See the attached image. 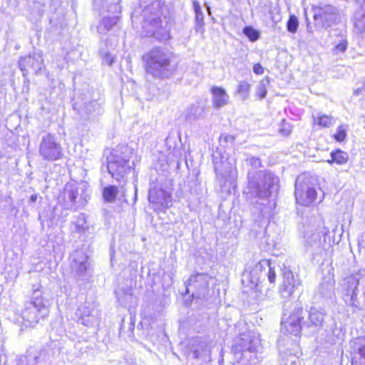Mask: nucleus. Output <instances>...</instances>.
Here are the masks:
<instances>
[{
    "instance_id": "14",
    "label": "nucleus",
    "mask_w": 365,
    "mask_h": 365,
    "mask_svg": "<svg viewBox=\"0 0 365 365\" xmlns=\"http://www.w3.org/2000/svg\"><path fill=\"white\" fill-rule=\"evenodd\" d=\"M71 258V268L75 279L77 281L86 279L90 266L88 256L83 250H77L72 253Z\"/></svg>"
},
{
    "instance_id": "3",
    "label": "nucleus",
    "mask_w": 365,
    "mask_h": 365,
    "mask_svg": "<svg viewBox=\"0 0 365 365\" xmlns=\"http://www.w3.org/2000/svg\"><path fill=\"white\" fill-rule=\"evenodd\" d=\"M260 339L252 331L241 334L231 347L234 365H252L257 363V354L260 349Z\"/></svg>"
},
{
    "instance_id": "44",
    "label": "nucleus",
    "mask_w": 365,
    "mask_h": 365,
    "mask_svg": "<svg viewBox=\"0 0 365 365\" xmlns=\"http://www.w3.org/2000/svg\"><path fill=\"white\" fill-rule=\"evenodd\" d=\"M359 86L354 91L355 96H360L365 92V81H361L358 83Z\"/></svg>"
},
{
    "instance_id": "35",
    "label": "nucleus",
    "mask_w": 365,
    "mask_h": 365,
    "mask_svg": "<svg viewBox=\"0 0 365 365\" xmlns=\"http://www.w3.org/2000/svg\"><path fill=\"white\" fill-rule=\"evenodd\" d=\"M243 34L252 42L258 40L260 36L257 30L249 26L243 29Z\"/></svg>"
},
{
    "instance_id": "24",
    "label": "nucleus",
    "mask_w": 365,
    "mask_h": 365,
    "mask_svg": "<svg viewBox=\"0 0 365 365\" xmlns=\"http://www.w3.org/2000/svg\"><path fill=\"white\" fill-rule=\"evenodd\" d=\"M195 11V30L196 32L202 33L205 29L204 14L199 2L194 1L192 3Z\"/></svg>"
},
{
    "instance_id": "20",
    "label": "nucleus",
    "mask_w": 365,
    "mask_h": 365,
    "mask_svg": "<svg viewBox=\"0 0 365 365\" xmlns=\"http://www.w3.org/2000/svg\"><path fill=\"white\" fill-rule=\"evenodd\" d=\"M269 267V260L263 259L258 262L253 269L250 271V282L256 287H259V284L264 282L262 277V273L266 271Z\"/></svg>"
},
{
    "instance_id": "36",
    "label": "nucleus",
    "mask_w": 365,
    "mask_h": 365,
    "mask_svg": "<svg viewBox=\"0 0 365 365\" xmlns=\"http://www.w3.org/2000/svg\"><path fill=\"white\" fill-rule=\"evenodd\" d=\"M299 27V21L295 15H290L287 22V29L289 33L295 34Z\"/></svg>"
},
{
    "instance_id": "18",
    "label": "nucleus",
    "mask_w": 365,
    "mask_h": 365,
    "mask_svg": "<svg viewBox=\"0 0 365 365\" xmlns=\"http://www.w3.org/2000/svg\"><path fill=\"white\" fill-rule=\"evenodd\" d=\"M282 284L280 293L283 298H289L295 291L299 290L302 286L301 280L298 276H294L292 272L286 268L282 271Z\"/></svg>"
},
{
    "instance_id": "51",
    "label": "nucleus",
    "mask_w": 365,
    "mask_h": 365,
    "mask_svg": "<svg viewBox=\"0 0 365 365\" xmlns=\"http://www.w3.org/2000/svg\"><path fill=\"white\" fill-rule=\"evenodd\" d=\"M313 237H314L315 243L318 244L317 240L319 241V236L318 235H313Z\"/></svg>"
},
{
    "instance_id": "33",
    "label": "nucleus",
    "mask_w": 365,
    "mask_h": 365,
    "mask_svg": "<svg viewBox=\"0 0 365 365\" xmlns=\"http://www.w3.org/2000/svg\"><path fill=\"white\" fill-rule=\"evenodd\" d=\"M120 0H106V5L103 7H106V11L113 15L120 13L121 7L119 5Z\"/></svg>"
},
{
    "instance_id": "19",
    "label": "nucleus",
    "mask_w": 365,
    "mask_h": 365,
    "mask_svg": "<svg viewBox=\"0 0 365 365\" xmlns=\"http://www.w3.org/2000/svg\"><path fill=\"white\" fill-rule=\"evenodd\" d=\"M308 319L307 322L304 321L305 327L312 328V331H318L323 328L324 314L314 308H311Z\"/></svg>"
},
{
    "instance_id": "21",
    "label": "nucleus",
    "mask_w": 365,
    "mask_h": 365,
    "mask_svg": "<svg viewBox=\"0 0 365 365\" xmlns=\"http://www.w3.org/2000/svg\"><path fill=\"white\" fill-rule=\"evenodd\" d=\"M212 103L215 108L219 109L228 103L229 96L222 88L213 86L211 89Z\"/></svg>"
},
{
    "instance_id": "12",
    "label": "nucleus",
    "mask_w": 365,
    "mask_h": 365,
    "mask_svg": "<svg viewBox=\"0 0 365 365\" xmlns=\"http://www.w3.org/2000/svg\"><path fill=\"white\" fill-rule=\"evenodd\" d=\"M39 155L43 160L53 161L63 156V148L57 142L54 135L47 133L41 138L39 148Z\"/></svg>"
},
{
    "instance_id": "25",
    "label": "nucleus",
    "mask_w": 365,
    "mask_h": 365,
    "mask_svg": "<svg viewBox=\"0 0 365 365\" xmlns=\"http://www.w3.org/2000/svg\"><path fill=\"white\" fill-rule=\"evenodd\" d=\"M118 21V16L117 15L105 16L97 26L98 32L101 34H106L117 24Z\"/></svg>"
},
{
    "instance_id": "48",
    "label": "nucleus",
    "mask_w": 365,
    "mask_h": 365,
    "mask_svg": "<svg viewBox=\"0 0 365 365\" xmlns=\"http://www.w3.org/2000/svg\"><path fill=\"white\" fill-rule=\"evenodd\" d=\"M38 194H33L29 200V204L31 205L33 203H35L38 200Z\"/></svg>"
},
{
    "instance_id": "43",
    "label": "nucleus",
    "mask_w": 365,
    "mask_h": 365,
    "mask_svg": "<svg viewBox=\"0 0 365 365\" xmlns=\"http://www.w3.org/2000/svg\"><path fill=\"white\" fill-rule=\"evenodd\" d=\"M348 42L346 39H341L339 42L335 46L334 48V51L337 53L338 52L344 53L347 48Z\"/></svg>"
},
{
    "instance_id": "10",
    "label": "nucleus",
    "mask_w": 365,
    "mask_h": 365,
    "mask_svg": "<svg viewBox=\"0 0 365 365\" xmlns=\"http://www.w3.org/2000/svg\"><path fill=\"white\" fill-rule=\"evenodd\" d=\"M316 187L311 177L307 174L299 175L295 180L294 195L298 204L309 206L317 197Z\"/></svg>"
},
{
    "instance_id": "38",
    "label": "nucleus",
    "mask_w": 365,
    "mask_h": 365,
    "mask_svg": "<svg viewBox=\"0 0 365 365\" xmlns=\"http://www.w3.org/2000/svg\"><path fill=\"white\" fill-rule=\"evenodd\" d=\"M262 277L264 281L266 278L268 279L270 283H274L276 279V273L274 267H271L270 261L269 260V267L267 268L266 271L262 273Z\"/></svg>"
},
{
    "instance_id": "41",
    "label": "nucleus",
    "mask_w": 365,
    "mask_h": 365,
    "mask_svg": "<svg viewBox=\"0 0 365 365\" xmlns=\"http://www.w3.org/2000/svg\"><path fill=\"white\" fill-rule=\"evenodd\" d=\"M346 137V130L344 128L343 125H340L338 127L336 133L334 135V139L337 142H342L345 140Z\"/></svg>"
},
{
    "instance_id": "50",
    "label": "nucleus",
    "mask_w": 365,
    "mask_h": 365,
    "mask_svg": "<svg viewBox=\"0 0 365 365\" xmlns=\"http://www.w3.org/2000/svg\"><path fill=\"white\" fill-rule=\"evenodd\" d=\"M307 29L309 33H313L312 27L310 26L309 23L307 24Z\"/></svg>"
},
{
    "instance_id": "32",
    "label": "nucleus",
    "mask_w": 365,
    "mask_h": 365,
    "mask_svg": "<svg viewBox=\"0 0 365 365\" xmlns=\"http://www.w3.org/2000/svg\"><path fill=\"white\" fill-rule=\"evenodd\" d=\"M318 292L324 297H331L334 292V284L331 282H322L319 284Z\"/></svg>"
},
{
    "instance_id": "1",
    "label": "nucleus",
    "mask_w": 365,
    "mask_h": 365,
    "mask_svg": "<svg viewBox=\"0 0 365 365\" xmlns=\"http://www.w3.org/2000/svg\"><path fill=\"white\" fill-rule=\"evenodd\" d=\"M147 74L158 80L171 78L178 68L176 54L166 47L155 46L142 57Z\"/></svg>"
},
{
    "instance_id": "22",
    "label": "nucleus",
    "mask_w": 365,
    "mask_h": 365,
    "mask_svg": "<svg viewBox=\"0 0 365 365\" xmlns=\"http://www.w3.org/2000/svg\"><path fill=\"white\" fill-rule=\"evenodd\" d=\"M44 352L34 349H29L25 356L20 357L17 365H38L42 360Z\"/></svg>"
},
{
    "instance_id": "4",
    "label": "nucleus",
    "mask_w": 365,
    "mask_h": 365,
    "mask_svg": "<svg viewBox=\"0 0 365 365\" xmlns=\"http://www.w3.org/2000/svg\"><path fill=\"white\" fill-rule=\"evenodd\" d=\"M32 289L30 300L25 303L21 314L26 327L35 326L49 314L48 294L43 291V287L41 284H34Z\"/></svg>"
},
{
    "instance_id": "11",
    "label": "nucleus",
    "mask_w": 365,
    "mask_h": 365,
    "mask_svg": "<svg viewBox=\"0 0 365 365\" xmlns=\"http://www.w3.org/2000/svg\"><path fill=\"white\" fill-rule=\"evenodd\" d=\"M211 279V277L205 273H197L191 275L185 282L186 289L185 294H188L191 292L193 298L207 299L209 284Z\"/></svg>"
},
{
    "instance_id": "13",
    "label": "nucleus",
    "mask_w": 365,
    "mask_h": 365,
    "mask_svg": "<svg viewBox=\"0 0 365 365\" xmlns=\"http://www.w3.org/2000/svg\"><path fill=\"white\" fill-rule=\"evenodd\" d=\"M307 312L300 307H295L293 312L289 314L287 319H283L281 325L282 329L286 332L297 336L302 329L305 328V324L302 320Z\"/></svg>"
},
{
    "instance_id": "23",
    "label": "nucleus",
    "mask_w": 365,
    "mask_h": 365,
    "mask_svg": "<svg viewBox=\"0 0 365 365\" xmlns=\"http://www.w3.org/2000/svg\"><path fill=\"white\" fill-rule=\"evenodd\" d=\"M205 114V104L202 101H197L188 108L186 119L190 121H195L204 118Z\"/></svg>"
},
{
    "instance_id": "54",
    "label": "nucleus",
    "mask_w": 365,
    "mask_h": 365,
    "mask_svg": "<svg viewBox=\"0 0 365 365\" xmlns=\"http://www.w3.org/2000/svg\"><path fill=\"white\" fill-rule=\"evenodd\" d=\"M194 354H195V357L198 356L196 351L194 352Z\"/></svg>"
},
{
    "instance_id": "40",
    "label": "nucleus",
    "mask_w": 365,
    "mask_h": 365,
    "mask_svg": "<svg viewBox=\"0 0 365 365\" xmlns=\"http://www.w3.org/2000/svg\"><path fill=\"white\" fill-rule=\"evenodd\" d=\"M333 117L323 115L318 118V124L320 126L329 128L333 124Z\"/></svg>"
},
{
    "instance_id": "34",
    "label": "nucleus",
    "mask_w": 365,
    "mask_h": 365,
    "mask_svg": "<svg viewBox=\"0 0 365 365\" xmlns=\"http://www.w3.org/2000/svg\"><path fill=\"white\" fill-rule=\"evenodd\" d=\"M250 85L246 81H241L237 86V91L242 100H246L249 96Z\"/></svg>"
},
{
    "instance_id": "6",
    "label": "nucleus",
    "mask_w": 365,
    "mask_h": 365,
    "mask_svg": "<svg viewBox=\"0 0 365 365\" xmlns=\"http://www.w3.org/2000/svg\"><path fill=\"white\" fill-rule=\"evenodd\" d=\"M312 11L314 26L319 31L327 30L341 21L339 9L331 4L320 1L312 6Z\"/></svg>"
},
{
    "instance_id": "8",
    "label": "nucleus",
    "mask_w": 365,
    "mask_h": 365,
    "mask_svg": "<svg viewBox=\"0 0 365 365\" xmlns=\"http://www.w3.org/2000/svg\"><path fill=\"white\" fill-rule=\"evenodd\" d=\"M72 101L73 109L82 120L94 121L103 113L101 104L93 100L88 92L80 93Z\"/></svg>"
},
{
    "instance_id": "16",
    "label": "nucleus",
    "mask_w": 365,
    "mask_h": 365,
    "mask_svg": "<svg viewBox=\"0 0 365 365\" xmlns=\"http://www.w3.org/2000/svg\"><path fill=\"white\" fill-rule=\"evenodd\" d=\"M43 62L41 51H34L29 56L21 57L19 66L23 73V76L26 78L29 70L37 74L42 68Z\"/></svg>"
},
{
    "instance_id": "9",
    "label": "nucleus",
    "mask_w": 365,
    "mask_h": 365,
    "mask_svg": "<svg viewBox=\"0 0 365 365\" xmlns=\"http://www.w3.org/2000/svg\"><path fill=\"white\" fill-rule=\"evenodd\" d=\"M212 158L216 178L222 187L226 182L235 178L236 168L227 155L218 149L213 152Z\"/></svg>"
},
{
    "instance_id": "46",
    "label": "nucleus",
    "mask_w": 365,
    "mask_h": 365,
    "mask_svg": "<svg viewBox=\"0 0 365 365\" xmlns=\"http://www.w3.org/2000/svg\"><path fill=\"white\" fill-rule=\"evenodd\" d=\"M101 57L102 58L103 63H106L108 66H112V64L114 61V58L111 55V53L109 54H106V56H101Z\"/></svg>"
},
{
    "instance_id": "17",
    "label": "nucleus",
    "mask_w": 365,
    "mask_h": 365,
    "mask_svg": "<svg viewBox=\"0 0 365 365\" xmlns=\"http://www.w3.org/2000/svg\"><path fill=\"white\" fill-rule=\"evenodd\" d=\"M76 315L78 322L86 327H92L98 324L101 317L99 311L88 302L78 308Z\"/></svg>"
},
{
    "instance_id": "29",
    "label": "nucleus",
    "mask_w": 365,
    "mask_h": 365,
    "mask_svg": "<svg viewBox=\"0 0 365 365\" xmlns=\"http://www.w3.org/2000/svg\"><path fill=\"white\" fill-rule=\"evenodd\" d=\"M355 351L359 356L360 365H365V336L356 339Z\"/></svg>"
},
{
    "instance_id": "52",
    "label": "nucleus",
    "mask_w": 365,
    "mask_h": 365,
    "mask_svg": "<svg viewBox=\"0 0 365 365\" xmlns=\"http://www.w3.org/2000/svg\"><path fill=\"white\" fill-rule=\"evenodd\" d=\"M354 363H356V356H354V357L352 359V364H354Z\"/></svg>"
},
{
    "instance_id": "42",
    "label": "nucleus",
    "mask_w": 365,
    "mask_h": 365,
    "mask_svg": "<svg viewBox=\"0 0 365 365\" xmlns=\"http://www.w3.org/2000/svg\"><path fill=\"white\" fill-rule=\"evenodd\" d=\"M153 35L159 41H164L170 38V32L168 30H163L162 32L155 31Z\"/></svg>"
},
{
    "instance_id": "37",
    "label": "nucleus",
    "mask_w": 365,
    "mask_h": 365,
    "mask_svg": "<svg viewBox=\"0 0 365 365\" xmlns=\"http://www.w3.org/2000/svg\"><path fill=\"white\" fill-rule=\"evenodd\" d=\"M235 138L232 135L222 134L219 138L220 145L223 148L232 146L234 144Z\"/></svg>"
},
{
    "instance_id": "7",
    "label": "nucleus",
    "mask_w": 365,
    "mask_h": 365,
    "mask_svg": "<svg viewBox=\"0 0 365 365\" xmlns=\"http://www.w3.org/2000/svg\"><path fill=\"white\" fill-rule=\"evenodd\" d=\"M62 195L65 208L74 211L83 209L90 200V190L83 183H66Z\"/></svg>"
},
{
    "instance_id": "31",
    "label": "nucleus",
    "mask_w": 365,
    "mask_h": 365,
    "mask_svg": "<svg viewBox=\"0 0 365 365\" xmlns=\"http://www.w3.org/2000/svg\"><path fill=\"white\" fill-rule=\"evenodd\" d=\"M270 81L268 76L263 78L257 87L256 94L260 100L264 98L267 96V88L269 86Z\"/></svg>"
},
{
    "instance_id": "45",
    "label": "nucleus",
    "mask_w": 365,
    "mask_h": 365,
    "mask_svg": "<svg viewBox=\"0 0 365 365\" xmlns=\"http://www.w3.org/2000/svg\"><path fill=\"white\" fill-rule=\"evenodd\" d=\"M108 41L106 40L103 45H102L99 48V54L101 56H106V54L110 53V49L108 46Z\"/></svg>"
},
{
    "instance_id": "15",
    "label": "nucleus",
    "mask_w": 365,
    "mask_h": 365,
    "mask_svg": "<svg viewBox=\"0 0 365 365\" xmlns=\"http://www.w3.org/2000/svg\"><path fill=\"white\" fill-rule=\"evenodd\" d=\"M170 193L163 189L158 182H150L148 200L154 210L163 211L167 208L170 203Z\"/></svg>"
},
{
    "instance_id": "49",
    "label": "nucleus",
    "mask_w": 365,
    "mask_h": 365,
    "mask_svg": "<svg viewBox=\"0 0 365 365\" xmlns=\"http://www.w3.org/2000/svg\"><path fill=\"white\" fill-rule=\"evenodd\" d=\"M279 132L284 135H288L291 133V130L289 128H280Z\"/></svg>"
},
{
    "instance_id": "2",
    "label": "nucleus",
    "mask_w": 365,
    "mask_h": 365,
    "mask_svg": "<svg viewBox=\"0 0 365 365\" xmlns=\"http://www.w3.org/2000/svg\"><path fill=\"white\" fill-rule=\"evenodd\" d=\"M246 164L252 168L247 172V190L255 197L267 198L277 192L279 180L270 172L256 170L262 167L261 160L255 156L245 159Z\"/></svg>"
},
{
    "instance_id": "5",
    "label": "nucleus",
    "mask_w": 365,
    "mask_h": 365,
    "mask_svg": "<svg viewBox=\"0 0 365 365\" xmlns=\"http://www.w3.org/2000/svg\"><path fill=\"white\" fill-rule=\"evenodd\" d=\"M133 150L128 145H119L113 148L106 158L107 169L112 178L118 181L124 180L125 176L134 170L131 160Z\"/></svg>"
},
{
    "instance_id": "27",
    "label": "nucleus",
    "mask_w": 365,
    "mask_h": 365,
    "mask_svg": "<svg viewBox=\"0 0 365 365\" xmlns=\"http://www.w3.org/2000/svg\"><path fill=\"white\" fill-rule=\"evenodd\" d=\"M330 155L331 159L327 160V162L329 164L336 163L338 165H344L347 162L349 159L348 153L339 149L332 151L330 153Z\"/></svg>"
},
{
    "instance_id": "28",
    "label": "nucleus",
    "mask_w": 365,
    "mask_h": 365,
    "mask_svg": "<svg viewBox=\"0 0 365 365\" xmlns=\"http://www.w3.org/2000/svg\"><path fill=\"white\" fill-rule=\"evenodd\" d=\"M354 26L359 33L365 32V1L361 4L360 11L355 15Z\"/></svg>"
},
{
    "instance_id": "47",
    "label": "nucleus",
    "mask_w": 365,
    "mask_h": 365,
    "mask_svg": "<svg viewBox=\"0 0 365 365\" xmlns=\"http://www.w3.org/2000/svg\"><path fill=\"white\" fill-rule=\"evenodd\" d=\"M253 72L255 74L261 75L264 73V68L259 63H255L253 66Z\"/></svg>"
},
{
    "instance_id": "26",
    "label": "nucleus",
    "mask_w": 365,
    "mask_h": 365,
    "mask_svg": "<svg viewBox=\"0 0 365 365\" xmlns=\"http://www.w3.org/2000/svg\"><path fill=\"white\" fill-rule=\"evenodd\" d=\"M87 215L85 213H80L76 220L73 222L75 225V231L79 234H85L89 229V225L87 221Z\"/></svg>"
},
{
    "instance_id": "30",
    "label": "nucleus",
    "mask_w": 365,
    "mask_h": 365,
    "mask_svg": "<svg viewBox=\"0 0 365 365\" xmlns=\"http://www.w3.org/2000/svg\"><path fill=\"white\" fill-rule=\"evenodd\" d=\"M118 192V187L115 185H109L103 188V197L106 202H113Z\"/></svg>"
},
{
    "instance_id": "53",
    "label": "nucleus",
    "mask_w": 365,
    "mask_h": 365,
    "mask_svg": "<svg viewBox=\"0 0 365 365\" xmlns=\"http://www.w3.org/2000/svg\"><path fill=\"white\" fill-rule=\"evenodd\" d=\"M206 6H207L208 11L210 12V8L207 4H206Z\"/></svg>"
},
{
    "instance_id": "39",
    "label": "nucleus",
    "mask_w": 365,
    "mask_h": 365,
    "mask_svg": "<svg viewBox=\"0 0 365 365\" xmlns=\"http://www.w3.org/2000/svg\"><path fill=\"white\" fill-rule=\"evenodd\" d=\"M117 298L118 302L120 303L123 306H128L130 305L133 302V297L132 294L130 293H124L123 295L119 296L118 294H117Z\"/></svg>"
}]
</instances>
